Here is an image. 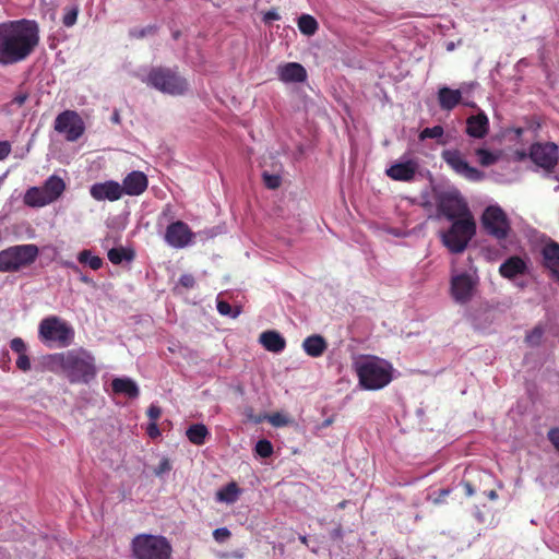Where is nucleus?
Returning a JSON list of instances; mask_svg holds the SVG:
<instances>
[{"label": "nucleus", "instance_id": "obj_1", "mask_svg": "<svg viewBox=\"0 0 559 559\" xmlns=\"http://www.w3.org/2000/svg\"><path fill=\"white\" fill-rule=\"evenodd\" d=\"M40 43V28L35 20L20 19L0 23V66L27 60Z\"/></svg>", "mask_w": 559, "mask_h": 559}, {"label": "nucleus", "instance_id": "obj_2", "mask_svg": "<svg viewBox=\"0 0 559 559\" xmlns=\"http://www.w3.org/2000/svg\"><path fill=\"white\" fill-rule=\"evenodd\" d=\"M52 359L71 383H88L96 376L95 359L84 348L56 354Z\"/></svg>", "mask_w": 559, "mask_h": 559}, {"label": "nucleus", "instance_id": "obj_3", "mask_svg": "<svg viewBox=\"0 0 559 559\" xmlns=\"http://www.w3.org/2000/svg\"><path fill=\"white\" fill-rule=\"evenodd\" d=\"M359 385L365 390H380L392 381V366L376 356H366L354 362Z\"/></svg>", "mask_w": 559, "mask_h": 559}, {"label": "nucleus", "instance_id": "obj_4", "mask_svg": "<svg viewBox=\"0 0 559 559\" xmlns=\"http://www.w3.org/2000/svg\"><path fill=\"white\" fill-rule=\"evenodd\" d=\"M38 335L41 343L50 348H66L74 340V330L60 317L48 316L40 321Z\"/></svg>", "mask_w": 559, "mask_h": 559}, {"label": "nucleus", "instance_id": "obj_5", "mask_svg": "<svg viewBox=\"0 0 559 559\" xmlns=\"http://www.w3.org/2000/svg\"><path fill=\"white\" fill-rule=\"evenodd\" d=\"M150 87L173 96L182 95L189 88L188 81L180 75L177 69L153 67L144 80Z\"/></svg>", "mask_w": 559, "mask_h": 559}, {"label": "nucleus", "instance_id": "obj_6", "mask_svg": "<svg viewBox=\"0 0 559 559\" xmlns=\"http://www.w3.org/2000/svg\"><path fill=\"white\" fill-rule=\"evenodd\" d=\"M476 233V223L473 217L466 216L452 221L450 227L441 234V242L453 254L462 253Z\"/></svg>", "mask_w": 559, "mask_h": 559}, {"label": "nucleus", "instance_id": "obj_7", "mask_svg": "<svg viewBox=\"0 0 559 559\" xmlns=\"http://www.w3.org/2000/svg\"><path fill=\"white\" fill-rule=\"evenodd\" d=\"M134 559H170L173 548L164 536L140 533L131 543Z\"/></svg>", "mask_w": 559, "mask_h": 559}, {"label": "nucleus", "instance_id": "obj_8", "mask_svg": "<svg viewBox=\"0 0 559 559\" xmlns=\"http://www.w3.org/2000/svg\"><path fill=\"white\" fill-rule=\"evenodd\" d=\"M39 257V248L36 245L13 246L0 251V272L14 273L28 267Z\"/></svg>", "mask_w": 559, "mask_h": 559}, {"label": "nucleus", "instance_id": "obj_9", "mask_svg": "<svg viewBox=\"0 0 559 559\" xmlns=\"http://www.w3.org/2000/svg\"><path fill=\"white\" fill-rule=\"evenodd\" d=\"M480 219L484 230L490 237H495L498 241L506 240L509 237L511 233V222L501 206H487Z\"/></svg>", "mask_w": 559, "mask_h": 559}, {"label": "nucleus", "instance_id": "obj_10", "mask_svg": "<svg viewBox=\"0 0 559 559\" xmlns=\"http://www.w3.org/2000/svg\"><path fill=\"white\" fill-rule=\"evenodd\" d=\"M441 160L452 170L455 175L473 182L481 181L485 174L479 169L471 166L465 155L457 148L444 150L441 153Z\"/></svg>", "mask_w": 559, "mask_h": 559}, {"label": "nucleus", "instance_id": "obj_11", "mask_svg": "<svg viewBox=\"0 0 559 559\" xmlns=\"http://www.w3.org/2000/svg\"><path fill=\"white\" fill-rule=\"evenodd\" d=\"M53 129L68 142H76L85 132V123L79 112L66 109L56 116Z\"/></svg>", "mask_w": 559, "mask_h": 559}, {"label": "nucleus", "instance_id": "obj_12", "mask_svg": "<svg viewBox=\"0 0 559 559\" xmlns=\"http://www.w3.org/2000/svg\"><path fill=\"white\" fill-rule=\"evenodd\" d=\"M478 286V277L467 272L454 274L450 278L449 293L454 302L465 305L469 302Z\"/></svg>", "mask_w": 559, "mask_h": 559}, {"label": "nucleus", "instance_id": "obj_13", "mask_svg": "<svg viewBox=\"0 0 559 559\" xmlns=\"http://www.w3.org/2000/svg\"><path fill=\"white\" fill-rule=\"evenodd\" d=\"M437 211L449 221L471 216L466 202L457 193L444 192L437 199Z\"/></svg>", "mask_w": 559, "mask_h": 559}, {"label": "nucleus", "instance_id": "obj_14", "mask_svg": "<svg viewBox=\"0 0 559 559\" xmlns=\"http://www.w3.org/2000/svg\"><path fill=\"white\" fill-rule=\"evenodd\" d=\"M193 234L187 223L176 221L170 223L165 230V241L168 246L181 249L192 241Z\"/></svg>", "mask_w": 559, "mask_h": 559}, {"label": "nucleus", "instance_id": "obj_15", "mask_svg": "<svg viewBox=\"0 0 559 559\" xmlns=\"http://www.w3.org/2000/svg\"><path fill=\"white\" fill-rule=\"evenodd\" d=\"M558 159V147L552 143L533 144L531 146V160L544 168L545 170L552 169Z\"/></svg>", "mask_w": 559, "mask_h": 559}, {"label": "nucleus", "instance_id": "obj_16", "mask_svg": "<svg viewBox=\"0 0 559 559\" xmlns=\"http://www.w3.org/2000/svg\"><path fill=\"white\" fill-rule=\"evenodd\" d=\"M540 265L559 283V243L548 240L539 250Z\"/></svg>", "mask_w": 559, "mask_h": 559}, {"label": "nucleus", "instance_id": "obj_17", "mask_svg": "<svg viewBox=\"0 0 559 559\" xmlns=\"http://www.w3.org/2000/svg\"><path fill=\"white\" fill-rule=\"evenodd\" d=\"M91 197L96 201H118L123 195L121 185L115 180H107L105 182H96L90 188Z\"/></svg>", "mask_w": 559, "mask_h": 559}, {"label": "nucleus", "instance_id": "obj_18", "mask_svg": "<svg viewBox=\"0 0 559 559\" xmlns=\"http://www.w3.org/2000/svg\"><path fill=\"white\" fill-rule=\"evenodd\" d=\"M150 180L143 171L134 170L128 174L121 185L123 194L136 197L143 194L147 190Z\"/></svg>", "mask_w": 559, "mask_h": 559}, {"label": "nucleus", "instance_id": "obj_19", "mask_svg": "<svg viewBox=\"0 0 559 559\" xmlns=\"http://www.w3.org/2000/svg\"><path fill=\"white\" fill-rule=\"evenodd\" d=\"M418 170V163L414 159H408L403 163L393 164L385 170L388 177L396 181H412Z\"/></svg>", "mask_w": 559, "mask_h": 559}, {"label": "nucleus", "instance_id": "obj_20", "mask_svg": "<svg viewBox=\"0 0 559 559\" xmlns=\"http://www.w3.org/2000/svg\"><path fill=\"white\" fill-rule=\"evenodd\" d=\"M465 132L472 139H484L489 132V119L484 111L471 115L466 118Z\"/></svg>", "mask_w": 559, "mask_h": 559}, {"label": "nucleus", "instance_id": "obj_21", "mask_svg": "<svg viewBox=\"0 0 559 559\" xmlns=\"http://www.w3.org/2000/svg\"><path fill=\"white\" fill-rule=\"evenodd\" d=\"M278 79L284 83H302L307 80V71L300 63L288 62L277 68Z\"/></svg>", "mask_w": 559, "mask_h": 559}, {"label": "nucleus", "instance_id": "obj_22", "mask_svg": "<svg viewBox=\"0 0 559 559\" xmlns=\"http://www.w3.org/2000/svg\"><path fill=\"white\" fill-rule=\"evenodd\" d=\"M528 270L527 263L521 257L514 255L507 259L499 267L502 277L513 280L519 275H524Z\"/></svg>", "mask_w": 559, "mask_h": 559}, {"label": "nucleus", "instance_id": "obj_23", "mask_svg": "<svg viewBox=\"0 0 559 559\" xmlns=\"http://www.w3.org/2000/svg\"><path fill=\"white\" fill-rule=\"evenodd\" d=\"M259 342L270 353H282L286 347L284 337L276 330H266L260 334Z\"/></svg>", "mask_w": 559, "mask_h": 559}, {"label": "nucleus", "instance_id": "obj_24", "mask_svg": "<svg viewBox=\"0 0 559 559\" xmlns=\"http://www.w3.org/2000/svg\"><path fill=\"white\" fill-rule=\"evenodd\" d=\"M466 92L464 87L452 90L443 86L437 92V98H439V106L443 110H451L457 106L462 100V94Z\"/></svg>", "mask_w": 559, "mask_h": 559}, {"label": "nucleus", "instance_id": "obj_25", "mask_svg": "<svg viewBox=\"0 0 559 559\" xmlns=\"http://www.w3.org/2000/svg\"><path fill=\"white\" fill-rule=\"evenodd\" d=\"M302 348L308 356L319 358L326 352L328 343L321 334H312L304 341Z\"/></svg>", "mask_w": 559, "mask_h": 559}, {"label": "nucleus", "instance_id": "obj_26", "mask_svg": "<svg viewBox=\"0 0 559 559\" xmlns=\"http://www.w3.org/2000/svg\"><path fill=\"white\" fill-rule=\"evenodd\" d=\"M41 188H44V192H46V197H48V202L51 203L60 198L64 192L66 183L60 177L51 175L44 181V186H41Z\"/></svg>", "mask_w": 559, "mask_h": 559}, {"label": "nucleus", "instance_id": "obj_27", "mask_svg": "<svg viewBox=\"0 0 559 559\" xmlns=\"http://www.w3.org/2000/svg\"><path fill=\"white\" fill-rule=\"evenodd\" d=\"M112 391L117 394H126L131 399L138 397L140 394L136 383L129 378H116L111 382Z\"/></svg>", "mask_w": 559, "mask_h": 559}, {"label": "nucleus", "instance_id": "obj_28", "mask_svg": "<svg viewBox=\"0 0 559 559\" xmlns=\"http://www.w3.org/2000/svg\"><path fill=\"white\" fill-rule=\"evenodd\" d=\"M24 202L33 207H41L49 204V200L43 187H32L27 189L24 195Z\"/></svg>", "mask_w": 559, "mask_h": 559}, {"label": "nucleus", "instance_id": "obj_29", "mask_svg": "<svg viewBox=\"0 0 559 559\" xmlns=\"http://www.w3.org/2000/svg\"><path fill=\"white\" fill-rule=\"evenodd\" d=\"M188 440L194 445H203L209 436V430L204 424H192L186 431Z\"/></svg>", "mask_w": 559, "mask_h": 559}, {"label": "nucleus", "instance_id": "obj_30", "mask_svg": "<svg viewBox=\"0 0 559 559\" xmlns=\"http://www.w3.org/2000/svg\"><path fill=\"white\" fill-rule=\"evenodd\" d=\"M240 495L241 489L239 485L236 481H231L216 492V499L221 502L235 503Z\"/></svg>", "mask_w": 559, "mask_h": 559}, {"label": "nucleus", "instance_id": "obj_31", "mask_svg": "<svg viewBox=\"0 0 559 559\" xmlns=\"http://www.w3.org/2000/svg\"><path fill=\"white\" fill-rule=\"evenodd\" d=\"M298 27L305 36H313L318 32L319 23L311 14L304 13L298 17Z\"/></svg>", "mask_w": 559, "mask_h": 559}, {"label": "nucleus", "instance_id": "obj_32", "mask_svg": "<svg viewBox=\"0 0 559 559\" xmlns=\"http://www.w3.org/2000/svg\"><path fill=\"white\" fill-rule=\"evenodd\" d=\"M134 252L124 248H114L108 251V260L115 264H121L123 261H132Z\"/></svg>", "mask_w": 559, "mask_h": 559}, {"label": "nucleus", "instance_id": "obj_33", "mask_svg": "<svg viewBox=\"0 0 559 559\" xmlns=\"http://www.w3.org/2000/svg\"><path fill=\"white\" fill-rule=\"evenodd\" d=\"M78 261L87 264L92 270L97 271L103 266V260L99 257L93 255L90 250H83L78 255Z\"/></svg>", "mask_w": 559, "mask_h": 559}, {"label": "nucleus", "instance_id": "obj_34", "mask_svg": "<svg viewBox=\"0 0 559 559\" xmlns=\"http://www.w3.org/2000/svg\"><path fill=\"white\" fill-rule=\"evenodd\" d=\"M444 134V128L441 124H437L433 127H427L423 129L419 133V139L425 141V139H438L439 144H445L444 141H441V136Z\"/></svg>", "mask_w": 559, "mask_h": 559}, {"label": "nucleus", "instance_id": "obj_35", "mask_svg": "<svg viewBox=\"0 0 559 559\" xmlns=\"http://www.w3.org/2000/svg\"><path fill=\"white\" fill-rule=\"evenodd\" d=\"M475 155L478 157V163L483 167L492 166L499 159L498 155L493 154L492 152H490V151H488L486 148H477V150H475Z\"/></svg>", "mask_w": 559, "mask_h": 559}, {"label": "nucleus", "instance_id": "obj_36", "mask_svg": "<svg viewBox=\"0 0 559 559\" xmlns=\"http://www.w3.org/2000/svg\"><path fill=\"white\" fill-rule=\"evenodd\" d=\"M217 310L223 316H229L231 318H237L241 313V307L234 308L228 301L226 300H218L217 301Z\"/></svg>", "mask_w": 559, "mask_h": 559}, {"label": "nucleus", "instance_id": "obj_37", "mask_svg": "<svg viewBox=\"0 0 559 559\" xmlns=\"http://www.w3.org/2000/svg\"><path fill=\"white\" fill-rule=\"evenodd\" d=\"M79 7L76 4L67 5L64 8V14L62 16V24L64 26H72L78 19Z\"/></svg>", "mask_w": 559, "mask_h": 559}, {"label": "nucleus", "instance_id": "obj_38", "mask_svg": "<svg viewBox=\"0 0 559 559\" xmlns=\"http://www.w3.org/2000/svg\"><path fill=\"white\" fill-rule=\"evenodd\" d=\"M254 451L260 457L267 459L273 454V445L267 440H259L255 443Z\"/></svg>", "mask_w": 559, "mask_h": 559}, {"label": "nucleus", "instance_id": "obj_39", "mask_svg": "<svg viewBox=\"0 0 559 559\" xmlns=\"http://www.w3.org/2000/svg\"><path fill=\"white\" fill-rule=\"evenodd\" d=\"M156 25H146L140 28H133L130 31V36L132 38H145V36H152V34H156Z\"/></svg>", "mask_w": 559, "mask_h": 559}, {"label": "nucleus", "instance_id": "obj_40", "mask_svg": "<svg viewBox=\"0 0 559 559\" xmlns=\"http://www.w3.org/2000/svg\"><path fill=\"white\" fill-rule=\"evenodd\" d=\"M263 183L269 189H276L281 186L282 179L278 175L262 174Z\"/></svg>", "mask_w": 559, "mask_h": 559}, {"label": "nucleus", "instance_id": "obj_41", "mask_svg": "<svg viewBox=\"0 0 559 559\" xmlns=\"http://www.w3.org/2000/svg\"><path fill=\"white\" fill-rule=\"evenodd\" d=\"M543 333L540 325H537L530 334L526 335L525 342L530 346H538L543 337Z\"/></svg>", "mask_w": 559, "mask_h": 559}, {"label": "nucleus", "instance_id": "obj_42", "mask_svg": "<svg viewBox=\"0 0 559 559\" xmlns=\"http://www.w3.org/2000/svg\"><path fill=\"white\" fill-rule=\"evenodd\" d=\"M16 367L23 372H27L32 369L31 358L26 353L19 355V358L16 359Z\"/></svg>", "mask_w": 559, "mask_h": 559}, {"label": "nucleus", "instance_id": "obj_43", "mask_svg": "<svg viewBox=\"0 0 559 559\" xmlns=\"http://www.w3.org/2000/svg\"><path fill=\"white\" fill-rule=\"evenodd\" d=\"M10 347L17 355H22L27 352V346L25 342L19 337L11 341Z\"/></svg>", "mask_w": 559, "mask_h": 559}, {"label": "nucleus", "instance_id": "obj_44", "mask_svg": "<svg viewBox=\"0 0 559 559\" xmlns=\"http://www.w3.org/2000/svg\"><path fill=\"white\" fill-rule=\"evenodd\" d=\"M230 536L229 528H215L213 532V537L217 543H225Z\"/></svg>", "mask_w": 559, "mask_h": 559}, {"label": "nucleus", "instance_id": "obj_45", "mask_svg": "<svg viewBox=\"0 0 559 559\" xmlns=\"http://www.w3.org/2000/svg\"><path fill=\"white\" fill-rule=\"evenodd\" d=\"M171 469V464L168 459L164 457L160 460L158 465L154 469V474L156 476H160L165 473H168Z\"/></svg>", "mask_w": 559, "mask_h": 559}, {"label": "nucleus", "instance_id": "obj_46", "mask_svg": "<svg viewBox=\"0 0 559 559\" xmlns=\"http://www.w3.org/2000/svg\"><path fill=\"white\" fill-rule=\"evenodd\" d=\"M178 284L186 289L193 288L195 285L194 276L192 274H182L179 277Z\"/></svg>", "mask_w": 559, "mask_h": 559}, {"label": "nucleus", "instance_id": "obj_47", "mask_svg": "<svg viewBox=\"0 0 559 559\" xmlns=\"http://www.w3.org/2000/svg\"><path fill=\"white\" fill-rule=\"evenodd\" d=\"M547 437L555 450L559 453V428L548 430Z\"/></svg>", "mask_w": 559, "mask_h": 559}, {"label": "nucleus", "instance_id": "obj_48", "mask_svg": "<svg viewBox=\"0 0 559 559\" xmlns=\"http://www.w3.org/2000/svg\"><path fill=\"white\" fill-rule=\"evenodd\" d=\"M12 152L11 143L8 141L0 142V162L4 160Z\"/></svg>", "mask_w": 559, "mask_h": 559}, {"label": "nucleus", "instance_id": "obj_49", "mask_svg": "<svg viewBox=\"0 0 559 559\" xmlns=\"http://www.w3.org/2000/svg\"><path fill=\"white\" fill-rule=\"evenodd\" d=\"M160 408L157 405L151 404L148 406V411H146V415L152 421H155L160 416Z\"/></svg>", "mask_w": 559, "mask_h": 559}, {"label": "nucleus", "instance_id": "obj_50", "mask_svg": "<svg viewBox=\"0 0 559 559\" xmlns=\"http://www.w3.org/2000/svg\"><path fill=\"white\" fill-rule=\"evenodd\" d=\"M269 420L274 426H282L286 424V419L280 413L271 415Z\"/></svg>", "mask_w": 559, "mask_h": 559}, {"label": "nucleus", "instance_id": "obj_51", "mask_svg": "<svg viewBox=\"0 0 559 559\" xmlns=\"http://www.w3.org/2000/svg\"><path fill=\"white\" fill-rule=\"evenodd\" d=\"M146 433H148V437L152 439H155L159 436V430L155 421L148 424V427L146 428Z\"/></svg>", "mask_w": 559, "mask_h": 559}, {"label": "nucleus", "instance_id": "obj_52", "mask_svg": "<svg viewBox=\"0 0 559 559\" xmlns=\"http://www.w3.org/2000/svg\"><path fill=\"white\" fill-rule=\"evenodd\" d=\"M461 486L463 487L464 495L466 497H472L475 493V489L468 480H462Z\"/></svg>", "mask_w": 559, "mask_h": 559}, {"label": "nucleus", "instance_id": "obj_53", "mask_svg": "<svg viewBox=\"0 0 559 559\" xmlns=\"http://www.w3.org/2000/svg\"><path fill=\"white\" fill-rule=\"evenodd\" d=\"M27 98L28 95L26 93H20L13 97L12 103L17 106H23L26 103Z\"/></svg>", "mask_w": 559, "mask_h": 559}, {"label": "nucleus", "instance_id": "obj_54", "mask_svg": "<svg viewBox=\"0 0 559 559\" xmlns=\"http://www.w3.org/2000/svg\"><path fill=\"white\" fill-rule=\"evenodd\" d=\"M278 19H280V14L275 10L266 11L263 15L264 22H270V21L278 20Z\"/></svg>", "mask_w": 559, "mask_h": 559}, {"label": "nucleus", "instance_id": "obj_55", "mask_svg": "<svg viewBox=\"0 0 559 559\" xmlns=\"http://www.w3.org/2000/svg\"><path fill=\"white\" fill-rule=\"evenodd\" d=\"M450 493L449 489H439V496L435 498V503H442L444 502L445 497Z\"/></svg>", "mask_w": 559, "mask_h": 559}, {"label": "nucleus", "instance_id": "obj_56", "mask_svg": "<svg viewBox=\"0 0 559 559\" xmlns=\"http://www.w3.org/2000/svg\"><path fill=\"white\" fill-rule=\"evenodd\" d=\"M333 539H342V526L334 528L331 533Z\"/></svg>", "mask_w": 559, "mask_h": 559}, {"label": "nucleus", "instance_id": "obj_57", "mask_svg": "<svg viewBox=\"0 0 559 559\" xmlns=\"http://www.w3.org/2000/svg\"><path fill=\"white\" fill-rule=\"evenodd\" d=\"M486 495L490 500H496L498 498V493L493 489L487 491Z\"/></svg>", "mask_w": 559, "mask_h": 559}, {"label": "nucleus", "instance_id": "obj_58", "mask_svg": "<svg viewBox=\"0 0 559 559\" xmlns=\"http://www.w3.org/2000/svg\"><path fill=\"white\" fill-rule=\"evenodd\" d=\"M179 36H180V31H174V32H173V38H174L175 40H177Z\"/></svg>", "mask_w": 559, "mask_h": 559}, {"label": "nucleus", "instance_id": "obj_59", "mask_svg": "<svg viewBox=\"0 0 559 559\" xmlns=\"http://www.w3.org/2000/svg\"><path fill=\"white\" fill-rule=\"evenodd\" d=\"M299 540H300V543H301V544H304V545H308V539H307V537H306V536H300V537H299Z\"/></svg>", "mask_w": 559, "mask_h": 559}, {"label": "nucleus", "instance_id": "obj_60", "mask_svg": "<svg viewBox=\"0 0 559 559\" xmlns=\"http://www.w3.org/2000/svg\"><path fill=\"white\" fill-rule=\"evenodd\" d=\"M346 507V500H343L338 503V508L344 509Z\"/></svg>", "mask_w": 559, "mask_h": 559}, {"label": "nucleus", "instance_id": "obj_61", "mask_svg": "<svg viewBox=\"0 0 559 559\" xmlns=\"http://www.w3.org/2000/svg\"><path fill=\"white\" fill-rule=\"evenodd\" d=\"M114 120H115V121H119V115H118V114H115V116H114Z\"/></svg>", "mask_w": 559, "mask_h": 559}, {"label": "nucleus", "instance_id": "obj_62", "mask_svg": "<svg viewBox=\"0 0 559 559\" xmlns=\"http://www.w3.org/2000/svg\"><path fill=\"white\" fill-rule=\"evenodd\" d=\"M81 281H82V282H84V283H87V282H88V278H87V277H85V276H83V277L81 278Z\"/></svg>", "mask_w": 559, "mask_h": 559}]
</instances>
